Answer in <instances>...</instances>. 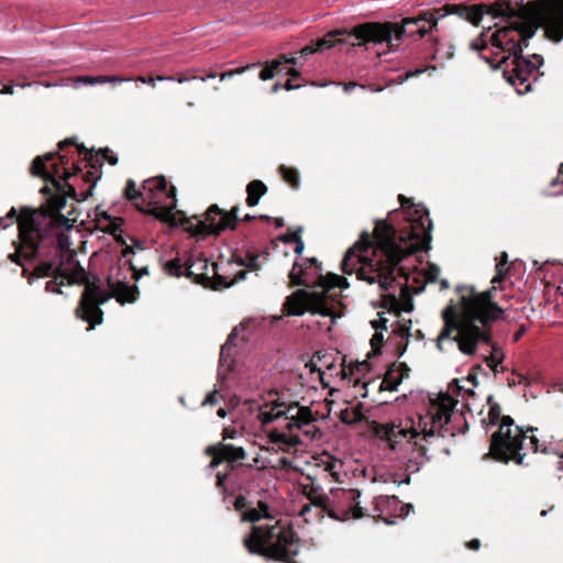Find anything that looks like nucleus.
<instances>
[{"label":"nucleus","instance_id":"nucleus-1","mask_svg":"<svg viewBox=\"0 0 563 563\" xmlns=\"http://www.w3.org/2000/svg\"><path fill=\"white\" fill-rule=\"evenodd\" d=\"M399 199L405 223L396 229L387 220L376 221L374 235L363 232L360 240L346 251L341 268L345 274L356 273L360 280L371 285L378 283L384 292L394 287V273L398 271L406 277V283L400 285V294L406 296L408 279L399 264L406 256L430 249L432 222L427 208L413 207L404 196H399Z\"/></svg>","mask_w":563,"mask_h":563},{"label":"nucleus","instance_id":"nucleus-2","mask_svg":"<svg viewBox=\"0 0 563 563\" xmlns=\"http://www.w3.org/2000/svg\"><path fill=\"white\" fill-rule=\"evenodd\" d=\"M490 13L506 19L505 24H496L495 31L488 27L470 42V48L478 52L479 57L493 68H503L505 79L516 87L518 93H525L531 89L530 77L537 80L543 57L532 54L525 58L522 48L534 36L538 25L543 27L549 40H563V0H541L536 11L538 24L522 21L508 3L493 4Z\"/></svg>","mask_w":563,"mask_h":563},{"label":"nucleus","instance_id":"nucleus-3","mask_svg":"<svg viewBox=\"0 0 563 563\" xmlns=\"http://www.w3.org/2000/svg\"><path fill=\"white\" fill-rule=\"evenodd\" d=\"M507 253H503L496 264V276L492 279V288L477 292L474 287L457 286L460 310L449 306L443 310L444 327L441 330L437 346L448 351L456 344L464 355H474L483 346H489V354L484 355L487 366L495 373H500L505 354L503 349L493 342L492 324L501 319L504 310L493 300L496 284L504 279V266L507 264Z\"/></svg>","mask_w":563,"mask_h":563},{"label":"nucleus","instance_id":"nucleus-4","mask_svg":"<svg viewBox=\"0 0 563 563\" xmlns=\"http://www.w3.org/2000/svg\"><path fill=\"white\" fill-rule=\"evenodd\" d=\"M474 393L454 379L448 386V393L441 394L432 400L424 413L416 417H406L397 422L383 427V440L390 451V460L398 462L399 467L406 471L407 478L401 483H409V475L417 473L428 461L426 443L437 437L453 435L448 427L457 399Z\"/></svg>","mask_w":563,"mask_h":563},{"label":"nucleus","instance_id":"nucleus-5","mask_svg":"<svg viewBox=\"0 0 563 563\" xmlns=\"http://www.w3.org/2000/svg\"><path fill=\"white\" fill-rule=\"evenodd\" d=\"M288 277L294 285L317 289H298L287 297L284 303L287 314L302 316L308 311L331 317L333 320L339 317L335 313L339 302V292L335 289H345L350 286L345 277L332 273L322 275L321 263L314 257L305 258L302 262L296 261Z\"/></svg>","mask_w":563,"mask_h":563},{"label":"nucleus","instance_id":"nucleus-6","mask_svg":"<svg viewBox=\"0 0 563 563\" xmlns=\"http://www.w3.org/2000/svg\"><path fill=\"white\" fill-rule=\"evenodd\" d=\"M18 222L20 244L15 252L9 254L8 258L24 268V263L35 260L42 261L52 254L68 249L69 236L55 223L53 217L31 210H22L18 217L14 207L5 217L0 218V230H4Z\"/></svg>","mask_w":563,"mask_h":563},{"label":"nucleus","instance_id":"nucleus-7","mask_svg":"<svg viewBox=\"0 0 563 563\" xmlns=\"http://www.w3.org/2000/svg\"><path fill=\"white\" fill-rule=\"evenodd\" d=\"M243 410L260 420L263 427L274 423L268 431V439L275 450L295 451L298 445L316 439L319 433L311 411L297 404L287 405L275 400L262 404L247 399L243 402Z\"/></svg>","mask_w":563,"mask_h":563},{"label":"nucleus","instance_id":"nucleus-8","mask_svg":"<svg viewBox=\"0 0 563 563\" xmlns=\"http://www.w3.org/2000/svg\"><path fill=\"white\" fill-rule=\"evenodd\" d=\"M242 521L252 522L251 532L243 544L251 554L262 555L280 563H296L299 539L289 520L275 519L269 515L267 504L260 501L257 508L244 511Z\"/></svg>","mask_w":563,"mask_h":563},{"label":"nucleus","instance_id":"nucleus-9","mask_svg":"<svg viewBox=\"0 0 563 563\" xmlns=\"http://www.w3.org/2000/svg\"><path fill=\"white\" fill-rule=\"evenodd\" d=\"M457 11L466 13V20L477 24L482 13L472 8H459L457 5H445L438 9L424 11L413 18H406L401 24L398 23H364L356 29V37L374 44H386L389 48L399 46L405 37L418 35L423 37L433 31H440V22L445 18L454 15Z\"/></svg>","mask_w":563,"mask_h":563},{"label":"nucleus","instance_id":"nucleus-10","mask_svg":"<svg viewBox=\"0 0 563 563\" xmlns=\"http://www.w3.org/2000/svg\"><path fill=\"white\" fill-rule=\"evenodd\" d=\"M488 418L492 424H498L499 429L490 438L489 454L497 461L508 463L514 461L516 464L521 465L525 454L520 453L523 449L525 442L533 452H553L561 459L559 461V468L563 470V445L548 449L539 443L536 435H526L525 431L514 424V419L510 416H501L500 406L496 402L490 405Z\"/></svg>","mask_w":563,"mask_h":563},{"label":"nucleus","instance_id":"nucleus-11","mask_svg":"<svg viewBox=\"0 0 563 563\" xmlns=\"http://www.w3.org/2000/svg\"><path fill=\"white\" fill-rule=\"evenodd\" d=\"M124 194L142 212L165 222L176 223V189L174 186L168 187L164 177L144 180L141 189L136 188L133 179H129Z\"/></svg>","mask_w":563,"mask_h":563},{"label":"nucleus","instance_id":"nucleus-12","mask_svg":"<svg viewBox=\"0 0 563 563\" xmlns=\"http://www.w3.org/2000/svg\"><path fill=\"white\" fill-rule=\"evenodd\" d=\"M70 244L69 242L68 249L65 251L40 261L32 271L24 268L23 277L30 285L37 278L52 277L45 283V291L52 294H63L62 287L65 285V279L68 280V284L85 283L86 272L76 260Z\"/></svg>","mask_w":563,"mask_h":563},{"label":"nucleus","instance_id":"nucleus-13","mask_svg":"<svg viewBox=\"0 0 563 563\" xmlns=\"http://www.w3.org/2000/svg\"><path fill=\"white\" fill-rule=\"evenodd\" d=\"M68 158L64 154L47 153L44 156L36 157L31 172L35 176H41L45 180H52L57 192L49 197L48 207L52 212H59L66 205V197H76L77 192L74 186L67 183L71 177L68 167Z\"/></svg>","mask_w":563,"mask_h":563},{"label":"nucleus","instance_id":"nucleus-14","mask_svg":"<svg viewBox=\"0 0 563 563\" xmlns=\"http://www.w3.org/2000/svg\"><path fill=\"white\" fill-rule=\"evenodd\" d=\"M255 322L253 320H245L240 323V325L235 327L231 333L228 335L227 341L221 346L220 351V360H219V371L218 376L220 378V382H218L214 385L213 391L209 393L205 400L202 401V405H210L213 406L218 404L219 398L218 394L222 391V380L225 379L224 368L227 367L230 369L231 367V351L235 346V339L241 334V339L243 341H246L249 339V335L251 333V329L254 328Z\"/></svg>","mask_w":563,"mask_h":563},{"label":"nucleus","instance_id":"nucleus-15","mask_svg":"<svg viewBox=\"0 0 563 563\" xmlns=\"http://www.w3.org/2000/svg\"><path fill=\"white\" fill-rule=\"evenodd\" d=\"M361 493L357 489L332 488L330 490V506L324 509L331 518L345 521L350 518H362L363 508L358 498Z\"/></svg>","mask_w":563,"mask_h":563},{"label":"nucleus","instance_id":"nucleus-16","mask_svg":"<svg viewBox=\"0 0 563 563\" xmlns=\"http://www.w3.org/2000/svg\"><path fill=\"white\" fill-rule=\"evenodd\" d=\"M206 454L212 456V461L208 465L210 470H213L223 464V470L218 471L216 475V485L219 488L224 487V483L228 479L230 472L233 470V463L241 462L245 459L244 449L242 446L230 443L210 445L206 449Z\"/></svg>","mask_w":563,"mask_h":563},{"label":"nucleus","instance_id":"nucleus-17","mask_svg":"<svg viewBox=\"0 0 563 563\" xmlns=\"http://www.w3.org/2000/svg\"><path fill=\"white\" fill-rule=\"evenodd\" d=\"M109 299V295L99 286L88 283L81 295L79 306L76 309V316L88 322V330L102 322V310L100 305Z\"/></svg>","mask_w":563,"mask_h":563},{"label":"nucleus","instance_id":"nucleus-18","mask_svg":"<svg viewBox=\"0 0 563 563\" xmlns=\"http://www.w3.org/2000/svg\"><path fill=\"white\" fill-rule=\"evenodd\" d=\"M239 208L223 212L217 205L211 206L205 213V220L199 221L197 234H220L227 229H234L238 223Z\"/></svg>","mask_w":563,"mask_h":563},{"label":"nucleus","instance_id":"nucleus-19","mask_svg":"<svg viewBox=\"0 0 563 563\" xmlns=\"http://www.w3.org/2000/svg\"><path fill=\"white\" fill-rule=\"evenodd\" d=\"M412 509L411 504H404L396 496H377L373 500L372 516L393 523L389 518L407 517Z\"/></svg>","mask_w":563,"mask_h":563},{"label":"nucleus","instance_id":"nucleus-20","mask_svg":"<svg viewBox=\"0 0 563 563\" xmlns=\"http://www.w3.org/2000/svg\"><path fill=\"white\" fill-rule=\"evenodd\" d=\"M186 273L187 277H196L198 283H202L203 280H209L211 276L209 275V271L211 269L213 275H217V264L211 263L209 265L206 257L202 255H195L190 253L185 260Z\"/></svg>","mask_w":563,"mask_h":563},{"label":"nucleus","instance_id":"nucleus-21","mask_svg":"<svg viewBox=\"0 0 563 563\" xmlns=\"http://www.w3.org/2000/svg\"><path fill=\"white\" fill-rule=\"evenodd\" d=\"M108 286L113 297L120 302H134L139 297V289L135 285H130L123 279L111 274L108 277Z\"/></svg>","mask_w":563,"mask_h":563},{"label":"nucleus","instance_id":"nucleus-22","mask_svg":"<svg viewBox=\"0 0 563 563\" xmlns=\"http://www.w3.org/2000/svg\"><path fill=\"white\" fill-rule=\"evenodd\" d=\"M77 153L79 156H84V159L91 166L95 167L97 164H102L104 159L109 162L110 165H115L118 163V157L109 150L103 148L97 153L87 150L82 144L77 145Z\"/></svg>","mask_w":563,"mask_h":563},{"label":"nucleus","instance_id":"nucleus-23","mask_svg":"<svg viewBox=\"0 0 563 563\" xmlns=\"http://www.w3.org/2000/svg\"><path fill=\"white\" fill-rule=\"evenodd\" d=\"M303 493L311 501V504L322 511L330 506V496L323 494L320 485L314 484L312 481L310 484L303 485Z\"/></svg>","mask_w":563,"mask_h":563},{"label":"nucleus","instance_id":"nucleus-24","mask_svg":"<svg viewBox=\"0 0 563 563\" xmlns=\"http://www.w3.org/2000/svg\"><path fill=\"white\" fill-rule=\"evenodd\" d=\"M454 55V46L450 42H444L442 38L435 37L433 40L431 58L440 65L449 60Z\"/></svg>","mask_w":563,"mask_h":563},{"label":"nucleus","instance_id":"nucleus-25","mask_svg":"<svg viewBox=\"0 0 563 563\" xmlns=\"http://www.w3.org/2000/svg\"><path fill=\"white\" fill-rule=\"evenodd\" d=\"M97 228L106 233L114 234L120 230L122 220L118 217L110 216L107 211H98L96 213Z\"/></svg>","mask_w":563,"mask_h":563},{"label":"nucleus","instance_id":"nucleus-26","mask_svg":"<svg viewBox=\"0 0 563 563\" xmlns=\"http://www.w3.org/2000/svg\"><path fill=\"white\" fill-rule=\"evenodd\" d=\"M269 253L265 249L261 252L249 251L244 257L239 260V265L249 268L250 271H257L267 261Z\"/></svg>","mask_w":563,"mask_h":563},{"label":"nucleus","instance_id":"nucleus-27","mask_svg":"<svg viewBox=\"0 0 563 563\" xmlns=\"http://www.w3.org/2000/svg\"><path fill=\"white\" fill-rule=\"evenodd\" d=\"M342 33H345V31L330 32L325 37L319 40L317 42L316 46L307 45V46L302 47L300 51V55L308 56L314 52H322L324 49L333 47L335 45V41L333 40L334 36L338 34H342Z\"/></svg>","mask_w":563,"mask_h":563},{"label":"nucleus","instance_id":"nucleus-28","mask_svg":"<svg viewBox=\"0 0 563 563\" xmlns=\"http://www.w3.org/2000/svg\"><path fill=\"white\" fill-rule=\"evenodd\" d=\"M247 198L246 203L249 207H254L258 203L261 197L267 191L266 186L261 180H253L246 186Z\"/></svg>","mask_w":563,"mask_h":563},{"label":"nucleus","instance_id":"nucleus-29","mask_svg":"<svg viewBox=\"0 0 563 563\" xmlns=\"http://www.w3.org/2000/svg\"><path fill=\"white\" fill-rule=\"evenodd\" d=\"M296 64L295 57H288L287 55L282 56L280 59L273 60L271 64H268L266 67H264L260 73V78L262 80H268L274 77V71L278 70L279 67L284 64Z\"/></svg>","mask_w":563,"mask_h":563},{"label":"nucleus","instance_id":"nucleus-30","mask_svg":"<svg viewBox=\"0 0 563 563\" xmlns=\"http://www.w3.org/2000/svg\"><path fill=\"white\" fill-rule=\"evenodd\" d=\"M184 267L186 268L185 262L183 263L179 257L172 258L164 264L165 272L175 277H180L184 274Z\"/></svg>","mask_w":563,"mask_h":563},{"label":"nucleus","instance_id":"nucleus-31","mask_svg":"<svg viewBox=\"0 0 563 563\" xmlns=\"http://www.w3.org/2000/svg\"><path fill=\"white\" fill-rule=\"evenodd\" d=\"M404 375H396L393 369L387 372L383 382L382 388L390 391L397 390L398 385L401 383Z\"/></svg>","mask_w":563,"mask_h":563},{"label":"nucleus","instance_id":"nucleus-32","mask_svg":"<svg viewBox=\"0 0 563 563\" xmlns=\"http://www.w3.org/2000/svg\"><path fill=\"white\" fill-rule=\"evenodd\" d=\"M279 174L284 178L285 181H287L291 187L297 188L299 185V175L298 172L294 168H289L285 165H280Z\"/></svg>","mask_w":563,"mask_h":563},{"label":"nucleus","instance_id":"nucleus-33","mask_svg":"<svg viewBox=\"0 0 563 563\" xmlns=\"http://www.w3.org/2000/svg\"><path fill=\"white\" fill-rule=\"evenodd\" d=\"M131 78H123L117 76H98V77H84L82 81L87 84H106V82H123L129 81Z\"/></svg>","mask_w":563,"mask_h":563},{"label":"nucleus","instance_id":"nucleus-34","mask_svg":"<svg viewBox=\"0 0 563 563\" xmlns=\"http://www.w3.org/2000/svg\"><path fill=\"white\" fill-rule=\"evenodd\" d=\"M34 85H38V82L29 81V82H19L16 85H13V84L5 85L2 88H0V93L12 95L14 86H18V87H21V88H25V87H31V86H34Z\"/></svg>","mask_w":563,"mask_h":563},{"label":"nucleus","instance_id":"nucleus-35","mask_svg":"<svg viewBox=\"0 0 563 563\" xmlns=\"http://www.w3.org/2000/svg\"><path fill=\"white\" fill-rule=\"evenodd\" d=\"M302 232V228H298L297 230L289 232L287 234H284L279 238L280 241L284 243H295L299 239H301L300 234Z\"/></svg>","mask_w":563,"mask_h":563},{"label":"nucleus","instance_id":"nucleus-36","mask_svg":"<svg viewBox=\"0 0 563 563\" xmlns=\"http://www.w3.org/2000/svg\"><path fill=\"white\" fill-rule=\"evenodd\" d=\"M288 75L291 76L290 79H288L285 85H284V88L286 90H292V89H296V88H299L300 87V84H295L294 80L299 77V74L296 71V69L294 68H290L288 71H287Z\"/></svg>","mask_w":563,"mask_h":563},{"label":"nucleus","instance_id":"nucleus-37","mask_svg":"<svg viewBox=\"0 0 563 563\" xmlns=\"http://www.w3.org/2000/svg\"><path fill=\"white\" fill-rule=\"evenodd\" d=\"M247 500L244 496H239L234 499L233 501V505H234V508L238 510V511H247L249 509L244 510L246 507H247ZM244 512H242L243 515Z\"/></svg>","mask_w":563,"mask_h":563},{"label":"nucleus","instance_id":"nucleus-38","mask_svg":"<svg viewBox=\"0 0 563 563\" xmlns=\"http://www.w3.org/2000/svg\"><path fill=\"white\" fill-rule=\"evenodd\" d=\"M156 79L161 80V81L162 80H169V81H175L176 80V81L183 84V82L188 81L190 78L186 77V76H181V77H174V76L164 77V76H158Z\"/></svg>","mask_w":563,"mask_h":563},{"label":"nucleus","instance_id":"nucleus-39","mask_svg":"<svg viewBox=\"0 0 563 563\" xmlns=\"http://www.w3.org/2000/svg\"><path fill=\"white\" fill-rule=\"evenodd\" d=\"M387 320L386 319H378V320H372L371 324L372 327L377 331L378 329L387 330Z\"/></svg>","mask_w":563,"mask_h":563},{"label":"nucleus","instance_id":"nucleus-40","mask_svg":"<svg viewBox=\"0 0 563 563\" xmlns=\"http://www.w3.org/2000/svg\"><path fill=\"white\" fill-rule=\"evenodd\" d=\"M383 339H384L383 333H382V332L376 331V332L373 334L372 339H371V343H372V345H373V346L378 345V344H382Z\"/></svg>","mask_w":563,"mask_h":563},{"label":"nucleus","instance_id":"nucleus-41","mask_svg":"<svg viewBox=\"0 0 563 563\" xmlns=\"http://www.w3.org/2000/svg\"><path fill=\"white\" fill-rule=\"evenodd\" d=\"M131 269L133 271V274H132V277L137 280L141 275H146L148 274L147 272V267H143L140 272H136L135 268L133 266H131Z\"/></svg>","mask_w":563,"mask_h":563},{"label":"nucleus","instance_id":"nucleus-42","mask_svg":"<svg viewBox=\"0 0 563 563\" xmlns=\"http://www.w3.org/2000/svg\"><path fill=\"white\" fill-rule=\"evenodd\" d=\"M428 68H415L413 70H409L407 74H406V78H409V77H415V76H419L420 74H422L423 71H426Z\"/></svg>","mask_w":563,"mask_h":563},{"label":"nucleus","instance_id":"nucleus-43","mask_svg":"<svg viewBox=\"0 0 563 563\" xmlns=\"http://www.w3.org/2000/svg\"><path fill=\"white\" fill-rule=\"evenodd\" d=\"M295 244H296L295 253L300 255L303 252V249H305L303 241L301 239H299L297 242H295Z\"/></svg>","mask_w":563,"mask_h":563},{"label":"nucleus","instance_id":"nucleus-44","mask_svg":"<svg viewBox=\"0 0 563 563\" xmlns=\"http://www.w3.org/2000/svg\"><path fill=\"white\" fill-rule=\"evenodd\" d=\"M137 80L142 81L143 84H151L152 86H155V78H152V77H144V76H140L137 78Z\"/></svg>","mask_w":563,"mask_h":563},{"label":"nucleus","instance_id":"nucleus-45","mask_svg":"<svg viewBox=\"0 0 563 563\" xmlns=\"http://www.w3.org/2000/svg\"><path fill=\"white\" fill-rule=\"evenodd\" d=\"M479 545H481V542L478 539H473L472 541L468 542L467 547L471 549V550H477L479 549Z\"/></svg>","mask_w":563,"mask_h":563},{"label":"nucleus","instance_id":"nucleus-46","mask_svg":"<svg viewBox=\"0 0 563 563\" xmlns=\"http://www.w3.org/2000/svg\"><path fill=\"white\" fill-rule=\"evenodd\" d=\"M559 179H561V181L563 183V164H561L560 166L559 177L551 181V186L554 187L558 184Z\"/></svg>","mask_w":563,"mask_h":563},{"label":"nucleus","instance_id":"nucleus-47","mask_svg":"<svg viewBox=\"0 0 563 563\" xmlns=\"http://www.w3.org/2000/svg\"><path fill=\"white\" fill-rule=\"evenodd\" d=\"M73 144H74L73 139H66L62 142H59L58 146H59V150L63 151L65 146L73 145Z\"/></svg>","mask_w":563,"mask_h":563},{"label":"nucleus","instance_id":"nucleus-48","mask_svg":"<svg viewBox=\"0 0 563 563\" xmlns=\"http://www.w3.org/2000/svg\"><path fill=\"white\" fill-rule=\"evenodd\" d=\"M310 510H311V506H310V505H305V506L302 507V509L300 510V515L305 517V516H307V515H308V512H309Z\"/></svg>","mask_w":563,"mask_h":563},{"label":"nucleus","instance_id":"nucleus-49","mask_svg":"<svg viewBox=\"0 0 563 563\" xmlns=\"http://www.w3.org/2000/svg\"><path fill=\"white\" fill-rule=\"evenodd\" d=\"M355 87H356V84H354V82H349V84H345V85H344V90H345L346 92H350V91H351L352 89H354Z\"/></svg>","mask_w":563,"mask_h":563},{"label":"nucleus","instance_id":"nucleus-50","mask_svg":"<svg viewBox=\"0 0 563 563\" xmlns=\"http://www.w3.org/2000/svg\"><path fill=\"white\" fill-rule=\"evenodd\" d=\"M275 225L276 228H283L284 227V220L282 218H276L275 219Z\"/></svg>","mask_w":563,"mask_h":563},{"label":"nucleus","instance_id":"nucleus-51","mask_svg":"<svg viewBox=\"0 0 563 563\" xmlns=\"http://www.w3.org/2000/svg\"><path fill=\"white\" fill-rule=\"evenodd\" d=\"M525 333V329H520L516 334H515V341H518L520 340V338Z\"/></svg>","mask_w":563,"mask_h":563},{"label":"nucleus","instance_id":"nucleus-52","mask_svg":"<svg viewBox=\"0 0 563 563\" xmlns=\"http://www.w3.org/2000/svg\"><path fill=\"white\" fill-rule=\"evenodd\" d=\"M245 277H246V272H245V271H241V272L236 275V279H239V280L245 279Z\"/></svg>","mask_w":563,"mask_h":563},{"label":"nucleus","instance_id":"nucleus-53","mask_svg":"<svg viewBox=\"0 0 563 563\" xmlns=\"http://www.w3.org/2000/svg\"><path fill=\"white\" fill-rule=\"evenodd\" d=\"M465 380L468 382V383H472L474 386L476 385V377L475 376L470 375Z\"/></svg>","mask_w":563,"mask_h":563},{"label":"nucleus","instance_id":"nucleus-54","mask_svg":"<svg viewBox=\"0 0 563 563\" xmlns=\"http://www.w3.org/2000/svg\"><path fill=\"white\" fill-rule=\"evenodd\" d=\"M217 413L221 418H224L227 416V411L223 408H220Z\"/></svg>","mask_w":563,"mask_h":563},{"label":"nucleus","instance_id":"nucleus-55","mask_svg":"<svg viewBox=\"0 0 563 563\" xmlns=\"http://www.w3.org/2000/svg\"><path fill=\"white\" fill-rule=\"evenodd\" d=\"M130 253H133V250L130 247V246H126L124 250H123V256H128Z\"/></svg>","mask_w":563,"mask_h":563},{"label":"nucleus","instance_id":"nucleus-56","mask_svg":"<svg viewBox=\"0 0 563 563\" xmlns=\"http://www.w3.org/2000/svg\"><path fill=\"white\" fill-rule=\"evenodd\" d=\"M356 420H358L357 415L355 416V418L350 419V420H349V419H346L345 417H343V421H344V422H346V423H352V422H354V421H356Z\"/></svg>","mask_w":563,"mask_h":563},{"label":"nucleus","instance_id":"nucleus-57","mask_svg":"<svg viewBox=\"0 0 563 563\" xmlns=\"http://www.w3.org/2000/svg\"><path fill=\"white\" fill-rule=\"evenodd\" d=\"M316 358H317L318 361H321L320 352H318V353L313 356V358H312V364H313V366H316V363H314V362H316Z\"/></svg>","mask_w":563,"mask_h":563},{"label":"nucleus","instance_id":"nucleus-58","mask_svg":"<svg viewBox=\"0 0 563 563\" xmlns=\"http://www.w3.org/2000/svg\"><path fill=\"white\" fill-rule=\"evenodd\" d=\"M233 74H234L233 71H230V73H223V74L221 75V80H223V79H224V78H227V77H231Z\"/></svg>","mask_w":563,"mask_h":563},{"label":"nucleus","instance_id":"nucleus-59","mask_svg":"<svg viewBox=\"0 0 563 563\" xmlns=\"http://www.w3.org/2000/svg\"><path fill=\"white\" fill-rule=\"evenodd\" d=\"M254 218H255L254 216L246 214V216L244 217V219H243V220H244V221H246V222H250V221H252Z\"/></svg>","mask_w":563,"mask_h":563},{"label":"nucleus","instance_id":"nucleus-60","mask_svg":"<svg viewBox=\"0 0 563 563\" xmlns=\"http://www.w3.org/2000/svg\"><path fill=\"white\" fill-rule=\"evenodd\" d=\"M441 287H442V288H448V287H449V283H448V280H445V279H444V280H442V282H441Z\"/></svg>","mask_w":563,"mask_h":563},{"label":"nucleus","instance_id":"nucleus-61","mask_svg":"<svg viewBox=\"0 0 563 563\" xmlns=\"http://www.w3.org/2000/svg\"><path fill=\"white\" fill-rule=\"evenodd\" d=\"M369 89H371V91H380L382 90L380 87H374V86H369Z\"/></svg>","mask_w":563,"mask_h":563},{"label":"nucleus","instance_id":"nucleus-62","mask_svg":"<svg viewBox=\"0 0 563 563\" xmlns=\"http://www.w3.org/2000/svg\"><path fill=\"white\" fill-rule=\"evenodd\" d=\"M279 88H280L279 84H275V85L273 86V92L278 91V89H279Z\"/></svg>","mask_w":563,"mask_h":563},{"label":"nucleus","instance_id":"nucleus-63","mask_svg":"<svg viewBox=\"0 0 563 563\" xmlns=\"http://www.w3.org/2000/svg\"><path fill=\"white\" fill-rule=\"evenodd\" d=\"M232 283L231 282H227V280H223L220 283V285H223L225 287L230 286Z\"/></svg>","mask_w":563,"mask_h":563},{"label":"nucleus","instance_id":"nucleus-64","mask_svg":"<svg viewBox=\"0 0 563 563\" xmlns=\"http://www.w3.org/2000/svg\"><path fill=\"white\" fill-rule=\"evenodd\" d=\"M461 18H462V13H461V12H459V16H452V20H454V21H460V20H461Z\"/></svg>","mask_w":563,"mask_h":563}]
</instances>
